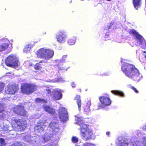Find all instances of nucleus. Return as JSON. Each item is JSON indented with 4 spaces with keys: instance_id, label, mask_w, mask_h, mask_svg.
<instances>
[{
    "instance_id": "dca6fc26",
    "label": "nucleus",
    "mask_w": 146,
    "mask_h": 146,
    "mask_svg": "<svg viewBox=\"0 0 146 146\" xmlns=\"http://www.w3.org/2000/svg\"><path fill=\"white\" fill-rule=\"evenodd\" d=\"M45 55V59L48 60L52 57L54 54L53 50L49 49H46Z\"/></svg>"
},
{
    "instance_id": "72a5a7b5",
    "label": "nucleus",
    "mask_w": 146,
    "mask_h": 146,
    "mask_svg": "<svg viewBox=\"0 0 146 146\" xmlns=\"http://www.w3.org/2000/svg\"><path fill=\"white\" fill-rule=\"evenodd\" d=\"M114 22H111L110 24V25L108 26V29H111L112 27V26L114 25Z\"/></svg>"
},
{
    "instance_id": "412c9836",
    "label": "nucleus",
    "mask_w": 146,
    "mask_h": 146,
    "mask_svg": "<svg viewBox=\"0 0 146 146\" xmlns=\"http://www.w3.org/2000/svg\"><path fill=\"white\" fill-rule=\"evenodd\" d=\"M91 105V102H88L86 104V106L84 107V111L86 112H89L90 111V106Z\"/></svg>"
},
{
    "instance_id": "6e6552de",
    "label": "nucleus",
    "mask_w": 146,
    "mask_h": 146,
    "mask_svg": "<svg viewBox=\"0 0 146 146\" xmlns=\"http://www.w3.org/2000/svg\"><path fill=\"white\" fill-rule=\"evenodd\" d=\"M58 113L59 118L61 121L64 122L68 120V112L65 108H60Z\"/></svg>"
},
{
    "instance_id": "9d476101",
    "label": "nucleus",
    "mask_w": 146,
    "mask_h": 146,
    "mask_svg": "<svg viewBox=\"0 0 146 146\" xmlns=\"http://www.w3.org/2000/svg\"><path fill=\"white\" fill-rule=\"evenodd\" d=\"M129 33L130 34H133L135 36V39L138 40L140 44L142 43L143 38L134 29H131L129 31Z\"/></svg>"
},
{
    "instance_id": "ddd939ff",
    "label": "nucleus",
    "mask_w": 146,
    "mask_h": 146,
    "mask_svg": "<svg viewBox=\"0 0 146 146\" xmlns=\"http://www.w3.org/2000/svg\"><path fill=\"white\" fill-rule=\"evenodd\" d=\"M45 127L44 123L42 121L40 120L35 127V131L37 132H42L44 131Z\"/></svg>"
},
{
    "instance_id": "4468645a",
    "label": "nucleus",
    "mask_w": 146,
    "mask_h": 146,
    "mask_svg": "<svg viewBox=\"0 0 146 146\" xmlns=\"http://www.w3.org/2000/svg\"><path fill=\"white\" fill-rule=\"evenodd\" d=\"M43 108L44 111L50 114L54 115L55 113V110L49 106H45L43 107Z\"/></svg>"
},
{
    "instance_id": "393cba45",
    "label": "nucleus",
    "mask_w": 146,
    "mask_h": 146,
    "mask_svg": "<svg viewBox=\"0 0 146 146\" xmlns=\"http://www.w3.org/2000/svg\"><path fill=\"white\" fill-rule=\"evenodd\" d=\"M32 47V45L28 44L26 45L24 49V52L26 53H28Z\"/></svg>"
},
{
    "instance_id": "9b49d317",
    "label": "nucleus",
    "mask_w": 146,
    "mask_h": 146,
    "mask_svg": "<svg viewBox=\"0 0 146 146\" xmlns=\"http://www.w3.org/2000/svg\"><path fill=\"white\" fill-rule=\"evenodd\" d=\"M99 100L102 104L104 106L110 105L111 102L110 99L104 96H101L99 98Z\"/></svg>"
},
{
    "instance_id": "c9c22d12",
    "label": "nucleus",
    "mask_w": 146,
    "mask_h": 146,
    "mask_svg": "<svg viewBox=\"0 0 146 146\" xmlns=\"http://www.w3.org/2000/svg\"><path fill=\"white\" fill-rule=\"evenodd\" d=\"M12 146H22V145L19 143H14L13 144Z\"/></svg>"
},
{
    "instance_id": "2f4dec72",
    "label": "nucleus",
    "mask_w": 146,
    "mask_h": 146,
    "mask_svg": "<svg viewBox=\"0 0 146 146\" xmlns=\"http://www.w3.org/2000/svg\"><path fill=\"white\" fill-rule=\"evenodd\" d=\"M131 88L132 89L134 92L136 93H139V91L137 90V89L135 88L134 86H132L131 87Z\"/></svg>"
},
{
    "instance_id": "aec40b11",
    "label": "nucleus",
    "mask_w": 146,
    "mask_h": 146,
    "mask_svg": "<svg viewBox=\"0 0 146 146\" xmlns=\"http://www.w3.org/2000/svg\"><path fill=\"white\" fill-rule=\"evenodd\" d=\"M49 126L51 128L55 130L58 128V123L54 121L51 122L50 123Z\"/></svg>"
},
{
    "instance_id": "ea45409f",
    "label": "nucleus",
    "mask_w": 146,
    "mask_h": 146,
    "mask_svg": "<svg viewBox=\"0 0 146 146\" xmlns=\"http://www.w3.org/2000/svg\"><path fill=\"white\" fill-rule=\"evenodd\" d=\"M110 132L109 131L107 132L106 133V135H110Z\"/></svg>"
},
{
    "instance_id": "b1692460",
    "label": "nucleus",
    "mask_w": 146,
    "mask_h": 146,
    "mask_svg": "<svg viewBox=\"0 0 146 146\" xmlns=\"http://www.w3.org/2000/svg\"><path fill=\"white\" fill-rule=\"evenodd\" d=\"M141 0H133V4L134 7L137 9L139 6L140 5V1Z\"/></svg>"
},
{
    "instance_id": "a211bd4d",
    "label": "nucleus",
    "mask_w": 146,
    "mask_h": 146,
    "mask_svg": "<svg viewBox=\"0 0 146 146\" xmlns=\"http://www.w3.org/2000/svg\"><path fill=\"white\" fill-rule=\"evenodd\" d=\"M9 41L2 43L0 45V52H2L7 49L9 46Z\"/></svg>"
},
{
    "instance_id": "7ed1b4c3",
    "label": "nucleus",
    "mask_w": 146,
    "mask_h": 146,
    "mask_svg": "<svg viewBox=\"0 0 146 146\" xmlns=\"http://www.w3.org/2000/svg\"><path fill=\"white\" fill-rule=\"evenodd\" d=\"M11 125L16 131H23L26 128L27 123L26 120L14 117L11 119Z\"/></svg>"
},
{
    "instance_id": "c756f323",
    "label": "nucleus",
    "mask_w": 146,
    "mask_h": 146,
    "mask_svg": "<svg viewBox=\"0 0 146 146\" xmlns=\"http://www.w3.org/2000/svg\"><path fill=\"white\" fill-rule=\"evenodd\" d=\"M4 84L2 82H0V92L3 89Z\"/></svg>"
},
{
    "instance_id": "bb28decb",
    "label": "nucleus",
    "mask_w": 146,
    "mask_h": 146,
    "mask_svg": "<svg viewBox=\"0 0 146 146\" xmlns=\"http://www.w3.org/2000/svg\"><path fill=\"white\" fill-rule=\"evenodd\" d=\"M35 101L37 103H46L47 101L44 99H40V98H37L35 99Z\"/></svg>"
},
{
    "instance_id": "0eeeda50",
    "label": "nucleus",
    "mask_w": 146,
    "mask_h": 146,
    "mask_svg": "<svg viewBox=\"0 0 146 146\" xmlns=\"http://www.w3.org/2000/svg\"><path fill=\"white\" fill-rule=\"evenodd\" d=\"M19 90V85L14 83H10L5 88V93L7 94H14Z\"/></svg>"
},
{
    "instance_id": "cd10ccee",
    "label": "nucleus",
    "mask_w": 146,
    "mask_h": 146,
    "mask_svg": "<svg viewBox=\"0 0 146 146\" xmlns=\"http://www.w3.org/2000/svg\"><path fill=\"white\" fill-rule=\"evenodd\" d=\"M128 143L124 142H119L117 144L116 146H128Z\"/></svg>"
},
{
    "instance_id": "6ab92c4d",
    "label": "nucleus",
    "mask_w": 146,
    "mask_h": 146,
    "mask_svg": "<svg viewBox=\"0 0 146 146\" xmlns=\"http://www.w3.org/2000/svg\"><path fill=\"white\" fill-rule=\"evenodd\" d=\"M5 115L3 105L0 104V119L5 118Z\"/></svg>"
},
{
    "instance_id": "f3484780",
    "label": "nucleus",
    "mask_w": 146,
    "mask_h": 146,
    "mask_svg": "<svg viewBox=\"0 0 146 146\" xmlns=\"http://www.w3.org/2000/svg\"><path fill=\"white\" fill-rule=\"evenodd\" d=\"M74 100L76 101V103L78 107L79 110H80L82 104V101L80 99V95H76L74 98Z\"/></svg>"
},
{
    "instance_id": "a878e982",
    "label": "nucleus",
    "mask_w": 146,
    "mask_h": 146,
    "mask_svg": "<svg viewBox=\"0 0 146 146\" xmlns=\"http://www.w3.org/2000/svg\"><path fill=\"white\" fill-rule=\"evenodd\" d=\"M76 39L75 37H72L69 39L67 41L68 44L69 45H73L75 43Z\"/></svg>"
},
{
    "instance_id": "f257e3e1",
    "label": "nucleus",
    "mask_w": 146,
    "mask_h": 146,
    "mask_svg": "<svg viewBox=\"0 0 146 146\" xmlns=\"http://www.w3.org/2000/svg\"><path fill=\"white\" fill-rule=\"evenodd\" d=\"M121 70L126 76L134 81H138L141 78L139 70L132 64L124 63L121 66Z\"/></svg>"
},
{
    "instance_id": "f704fd0d",
    "label": "nucleus",
    "mask_w": 146,
    "mask_h": 146,
    "mask_svg": "<svg viewBox=\"0 0 146 146\" xmlns=\"http://www.w3.org/2000/svg\"><path fill=\"white\" fill-rule=\"evenodd\" d=\"M46 90L48 94H50V96H52V92H51L50 89H46Z\"/></svg>"
},
{
    "instance_id": "7c9ffc66",
    "label": "nucleus",
    "mask_w": 146,
    "mask_h": 146,
    "mask_svg": "<svg viewBox=\"0 0 146 146\" xmlns=\"http://www.w3.org/2000/svg\"><path fill=\"white\" fill-rule=\"evenodd\" d=\"M84 146H95V145L92 143L86 142L84 143Z\"/></svg>"
},
{
    "instance_id": "423d86ee",
    "label": "nucleus",
    "mask_w": 146,
    "mask_h": 146,
    "mask_svg": "<svg viewBox=\"0 0 146 146\" xmlns=\"http://www.w3.org/2000/svg\"><path fill=\"white\" fill-rule=\"evenodd\" d=\"M13 112L15 114L27 118L28 115L24 106L22 105L15 106L13 108Z\"/></svg>"
},
{
    "instance_id": "e433bc0d",
    "label": "nucleus",
    "mask_w": 146,
    "mask_h": 146,
    "mask_svg": "<svg viewBox=\"0 0 146 146\" xmlns=\"http://www.w3.org/2000/svg\"><path fill=\"white\" fill-rule=\"evenodd\" d=\"M71 85L72 87L75 88L76 86V85L74 82H73L71 83Z\"/></svg>"
},
{
    "instance_id": "39448f33",
    "label": "nucleus",
    "mask_w": 146,
    "mask_h": 146,
    "mask_svg": "<svg viewBox=\"0 0 146 146\" xmlns=\"http://www.w3.org/2000/svg\"><path fill=\"white\" fill-rule=\"evenodd\" d=\"M5 62L6 65L9 67L16 68L19 66V60L15 55L12 54L6 58Z\"/></svg>"
},
{
    "instance_id": "4be33fe9",
    "label": "nucleus",
    "mask_w": 146,
    "mask_h": 146,
    "mask_svg": "<svg viewBox=\"0 0 146 146\" xmlns=\"http://www.w3.org/2000/svg\"><path fill=\"white\" fill-rule=\"evenodd\" d=\"M44 61L42 60L40 61L39 63H36L34 66V68L35 70H39L42 68V64L41 63H42Z\"/></svg>"
},
{
    "instance_id": "2eb2a0df",
    "label": "nucleus",
    "mask_w": 146,
    "mask_h": 146,
    "mask_svg": "<svg viewBox=\"0 0 146 146\" xmlns=\"http://www.w3.org/2000/svg\"><path fill=\"white\" fill-rule=\"evenodd\" d=\"M46 49L41 48L39 49L37 52V56L42 58L45 59Z\"/></svg>"
},
{
    "instance_id": "4c0bfd02",
    "label": "nucleus",
    "mask_w": 146,
    "mask_h": 146,
    "mask_svg": "<svg viewBox=\"0 0 146 146\" xmlns=\"http://www.w3.org/2000/svg\"><path fill=\"white\" fill-rule=\"evenodd\" d=\"M143 146H146V138H145L144 140L143 141Z\"/></svg>"
},
{
    "instance_id": "58836bf2",
    "label": "nucleus",
    "mask_w": 146,
    "mask_h": 146,
    "mask_svg": "<svg viewBox=\"0 0 146 146\" xmlns=\"http://www.w3.org/2000/svg\"><path fill=\"white\" fill-rule=\"evenodd\" d=\"M103 108V107L101 105H99L98 106V109H101Z\"/></svg>"
},
{
    "instance_id": "a19ab883",
    "label": "nucleus",
    "mask_w": 146,
    "mask_h": 146,
    "mask_svg": "<svg viewBox=\"0 0 146 146\" xmlns=\"http://www.w3.org/2000/svg\"><path fill=\"white\" fill-rule=\"evenodd\" d=\"M75 146H84V143L83 144H82L81 145H76Z\"/></svg>"
},
{
    "instance_id": "473e14b6",
    "label": "nucleus",
    "mask_w": 146,
    "mask_h": 146,
    "mask_svg": "<svg viewBox=\"0 0 146 146\" xmlns=\"http://www.w3.org/2000/svg\"><path fill=\"white\" fill-rule=\"evenodd\" d=\"M5 141L3 138H0V143L2 145H4L5 144Z\"/></svg>"
},
{
    "instance_id": "37998d69",
    "label": "nucleus",
    "mask_w": 146,
    "mask_h": 146,
    "mask_svg": "<svg viewBox=\"0 0 146 146\" xmlns=\"http://www.w3.org/2000/svg\"><path fill=\"white\" fill-rule=\"evenodd\" d=\"M145 57L146 58V55L145 56Z\"/></svg>"
},
{
    "instance_id": "79ce46f5",
    "label": "nucleus",
    "mask_w": 146,
    "mask_h": 146,
    "mask_svg": "<svg viewBox=\"0 0 146 146\" xmlns=\"http://www.w3.org/2000/svg\"><path fill=\"white\" fill-rule=\"evenodd\" d=\"M109 35L107 34H106V35H105V36H109Z\"/></svg>"
},
{
    "instance_id": "1a4fd4ad",
    "label": "nucleus",
    "mask_w": 146,
    "mask_h": 146,
    "mask_svg": "<svg viewBox=\"0 0 146 146\" xmlns=\"http://www.w3.org/2000/svg\"><path fill=\"white\" fill-rule=\"evenodd\" d=\"M52 98L54 100H59L62 97V94L60 89H54L52 91Z\"/></svg>"
},
{
    "instance_id": "5701e85b",
    "label": "nucleus",
    "mask_w": 146,
    "mask_h": 146,
    "mask_svg": "<svg viewBox=\"0 0 146 146\" xmlns=\"http://www.w3.org/2000/svg\"><path fill=\"white\" fill-rule=\"evenodd\" d=\"M111 92L116 95L123 96H124V94L123 92L121 91L117 90H113L111 91Z\"/></svg>"
},
{
    "instance_id": "20e7f679",
    "label": "nucleus",
    "mask_w": 146,
    "mask_h": 146,
    "mask_svg": "<svg viewBox=\"0 0 146 146\" xmlns=\"http://www.w3.org/2000/svg\"><path fill=\"white\" fill-rule=\"evenodd\" d=\"M37 86L35 84L25 83L22 84L21 86V91L22 93L29 95L37 90Z\"/></svg>"
},
{
    "instance_id": "f8f14e48",
    "label": "nucleus",
    "mask_w": 146,
    "mask_h": 146,
    "mask_svg": "<svg viewBox=\"0 0 146 146\" xmlns=\"http://www.w3.org/2000/svg\"><path fill=\"white\" fill-rule=\"evenodd\" d=\"M66 37V33L64 31H60L56 38L57 41L59 42L63 43L65 41Z\"/></svg>"
},
{
    "instance_id": "f03ea898",
    "label": "nucleus",
    "mask_w": 146,
    "mask_h": 146,
    "mask_svg": "<svg viewBox=\"0 0 146 146\" xmlns=\"http://www.w3.org/2000/svg\"><path fill=\"white\" fill-rule=\"evenodd\" d=\"M76 123L80 126V135L82 139L85 141L91 139L94 136L93 131L89 127V125L84 123L83 120H78Z\"/></svg>"
},
{
    "instance_id": "c85d7f7f",
    "label": "nucleus",
    "mask_w": 146,
    "mask_h": 146,
    "mask_svg": "<svg viewBox=\"0 0 146 146\" xmlns=\"http://www.w3.org/2000/svg\"><path fill=\"white\" fill-rule=\"evenodd\" d=\"M71 140L72 142L74 143H76L78 141V138L74 136L72 137Z\"/></svg>"
}]
</instances>
